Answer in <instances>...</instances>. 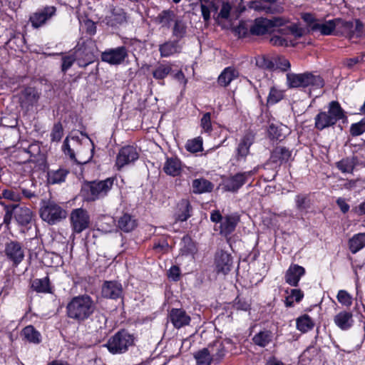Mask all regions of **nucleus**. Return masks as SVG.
Wrapping results in <instances>:
<instances>
[{"instance_id":"nucleus-55","label":"nucleus","mask_w":365,"mask_h":365,"mask_svg":"<svg viewBox=\"0 0 365 365\" xmlns=\"http://www.w3.org/2000/svg\"><path fill=\"white\" fill-rule=\"evenodd\" d=\"M338 302L343 306L349 307L353 302L352 296L344 289H340L336 295Z\"/></svg>"},{"instance_id":"nucleus-57","label":"nucleus","mask_w":365,"mask_h":365,"mask_svg":"<svg viewBox=\"0 0 365 365\" xmlns=\"http://www.w3.org/2000/svg\"><path fill=\"white\" fill-rule=\"evenodd\" d=\"M220 4H221V9L215 17L217 22H220V19H227L232 9V6L227 1L225 2L221 1Z\"/></svg>"},{"instance_id":"nucleus-20","label":"nucleus","mask_w":365,"mask_h":365,"mask_svg":"<svg viewBox=\"0 0 365 365\" xmlns=\"http://www.w3.org/2000/svg\"><path fill=\"white\" fill-rule=\"evenodd\" d=\"M168 317L173 327L178 329L189 325L191 322V317L183 309H171Z\"/></svg>"},{"instance_id":"nucleus-41","label":"nucleus","mask_w":365,"mask_h":365,"mask_svg":"<svg viewBox=\"0 0 365 365\" xmlns=\"http://www.w3.org/2000/svg\"><path fill=\"white\" fill-rule=\"evenodd\" d=\"M127 21V14L125 10L120 7H114L111 10L110 16V24L111 26L122 24Z\"/></svg>"},{"instance_id":"nucleus-5","label":"nucleus","mask_w":365,"mask_h":365,"mask_svg":"<svg viewBox=\"0 0 365 365\" xmlns=\"http://www.w3.org/2000/svg\"><path fill=\"white\" fill-rule=\"evenodd\" d=\"M210 220L215 224V231L219 232L221 236L230 239L240 221V216L237 212L223 216L220 210H215L210 212Z\"/></svg>"},{"instance_id":"nucleus-31","label":"nucleus","mask_w":365,"mask_h":365,"mask_svg":"<svg viewBox=\"0 0 365 365\" xmlns=\"http://www.w3.org/2000/svg\"><path fill=\"white\" fill-rule=\"evenodd\" d=\"M192 192L195 194L210 192L214 188V185L210 180L205 178H198L192 180Z\"/></svg>"},{"instance_id":"nucleus-53","label":"nucleus","mask_w":365,"mask_h":365,"mask_svg":"<svg viewBox=\"0 0 365 365\" xmlns=\"http://www.w3.org/2000/svg\"><path fill=\"white\" fill-rule=\"evenodd\" d=\"M268 137L272 140L281 141L284 138L282 133V128L280 126L275 125L272 123L269 125L267 129Z\"/></svg>"},{"instance_id":"nucleus-51","label":"nucleus","mask_w":365,"mask_h":365,"mask_svg":"<svg viewBox=\"0 0 365 365\" xmlns=\"http://www.w3.org/2000/svg\"><path fill=\"white\" fill-rule=\"evenodd\" d=\"M232 307L237 311L247 312L251 309V303L245 298L237 295L232 302Z\"/></svg>"},{"instance_id":"nucleus-64","label":"nucleus","mask_w":365,"mask_h":365,"mask_svg":"<svg viewBox=\"0 0 365 365\" xmlns=\"http://www.w3.org/2000/svg\"><path fill=\"white\" fill-rule=\"evenodd\" d=\"M289 294L290 298H293L297 303H299L304 297V292L300 289H292Z\"/></svg>"},{"instance_id":"nucleus-8","label":"nucleus","mask_w":365,"mask_h":365,"mask_svg":"<svg viewBox=\"0 0 365 365\" xmlns=\"http://www.w3.org/2000/svg\"><path fill=\"white\" fill-rule=\"evenodd\" d=\"M39 215L49 225H56L68 215L67 210L54 200H43L39 209Z\"/></svg>"},{"instance_id":"nucleus-2","label":"nucleus","mask_w":365,"mask_h":365,"mask_svg":"<svg viewBox=\"0 0 365 365\" xmlns=\"http://www.w3.org/2000/svg\"><path fill=\"white\" fill-rule=\"evenodd\" d=\"M117 182L115 175L105 180H85L81 186V195L84 202H93L107 197Z\"/></svg>"},{"instance_id":"nucleus-50","label":"nucleus","mask_w":365,"mask_h":365,"mask_svg":"<svg viewBox=\"0 0 365 365\" xmlns=\"http://www.w3.org/2000/svg\"><path fill=\"white\" fill-rule=\"evenodd\" d=\"M187 31V26L185 22L181 19H177L175 21V24L173 28V35L178 39L182 38Z\"/></svg>"},{"instance_id":"nucleus-13","label":"nucleus","mask_w":365,"mask_h":365,"mask_svg":"<svg viewBox=\"0 0 365 365\" xmlns=\"http://www.w3.org/2000/svg\"><path fill=\"white\" fill-rule=\"evenodd\" d=\"M283 24V19L279 17L257 18L254 21H251V34L263 35L269 32L273 27L282 26Z\"/></svg>"},{"instance_id":"nucleus-36","label":"nucleus","mask_w":365,"mask_h":365,"mask_svg":"<svg viewBox=\"0 0 365 365\" xmlns=\"http://www.w3.org/2000/svg\"><path fill=\"white\" fill-rule=\"evenodd\" d=\"M181 47L178 41H169L161 44L159 48L162 57H168L177 53H180Z\"/></svg>"},{"instance_id":"nucleus-52","label":"nucleus","mask_w":365,"mask_h":365,"mask_svg":"<svg viewBox=\"0 0 365 365\" xmlns=\"http://www.w3.org/2000/svg\"><path fill=\"white\" fill-rule=\"evenodd\" d=\"M186 150L192 153L200 152L202 150V139L200 137L188 140L185 145Z\"/></svg>"},{"instance_id":"nucleus-1","label":"nucleus","mask_w":365,"mask_h":365,"mask_svg":"<svg viewBox=\"0 0 365 365\" xmlns=\"http://www.w3.org/2000/svg\"><path fill=\"white\" fill-rule=\"evenodd\" d=\"M96 308V302L89 294H79L68 301L66 314L68 319L81 324L92 317Z\"/></svg>"},{"instance_id":"nucleus-12","label":"nucleus","mask_w":365,"mask_h":365,"mask_svg":"<svg viewBox=\"0 0 365 365\" xmlns=\"http://www.w3.org/2000/svg\"><path fill=\"white\" fill-rule=\"evenodd\" d=\"M35 220V214L27 207L16 204L15 221L21 232H26L32 228Z\"/></svg>"},{"instance_id":"nucleus-3","label":"nucleus","mask_w":365,"mask_h":365,"mask_svg":"<svg viewBox=\"0 0 365 365\" xmlns=\"http://www.w3.org/2000/svg\"><path fill=\"white\" fill-rule=\"evenodd\" d=\"M137 336L127 329L122 328L110 336L103 344L109 353L113 355L123 354L136 346Z\"/></svg>"},{"instance_id":"nucleus-17","label":"nucleus","mask_w":365,"mask_h":365,"mask_svg":"<svg viewBox=\"0 0 365 365\" xmlns=\"http://www.w3.org/2000/svg\"><path fill=\"white\" fill-rule=\"evenodd\" d=\"M56 13V8L53 6H46L41 9L31 14L29 21L34 29H38L45 25Z\"/></svg>"},{"instance_id":"nucleus-35","label":"nucleus","mask_w":365,"mask_h":365,"mask_svg":"<svg viewBox=\"0 0 365 365\" xmlns=\"http://www.w3.org/2000/svg\"><path fill=\"white\" fill-rule=\"evenodd\" d=\"M349 249L352 254H356L365 247V233H357L353 235L348 242Z\"/></svg>"},{"instance_id":"nucleus-47","label":"nucleus","mask_w":365,"mask_h":365,"mask_svg":"<svg viewBox=\"0 0 365 365\" xmlns=\"http://www.w3.org/2000/svg\"><path fill=\"white\" fill-rule=\"evenodd\" d=\"M294 202L296 208L299 211H304L310 207V199L309 194H298L295 196Z\"/></svg>"},{"instance_id":"nucleus-32","label":"nucleus","mask_w":365,"mask_h":365,"mask_svg":"<svg viewBox=\"0 0 365 365\" xmlns=\"http://www.w3.org/2000/svg\"><path fill=\"white\" fill-rule=\"evenodd\" d=\"M19 98L21 107L29 110L37 104L39 99V93H21Z\"/></svg>"},{"instance_id":"nucleus-63","label":"nucleus","mask_w":365,"mask_h":365,"mask_svg":"<svg viewBox=\"0 0 365 365\" xmlns=\"http://www.w3.org/2000/svg\"><path fill=\"white\" fill-rule=\"evenodd\" d=\"M318 349L313 345L309 346L303 352V356L312 361L318 354Z\"/></svg>"},{"instance_id":"nucleus-44","label":"nucleus","mask_w":365,"mask_h":365,"mask_svg":"<svg viewBox=\"0 0 365 365\" xmlns=\"http://www.w3.org/2000/svg\"><path fill=\"white\" fill-rule=\"evenodd\" d=\"M197 365H210L214 361L212 355H210L208 349L203 348L194 354Z\"/></svg>"},{"instance_id":"nucleus-18","label":"nucleus","mask_w":365,"mask_h":365,"mask_svg":"<svg viewBox=\"0 0 365 365\" xmlns=\"http://www.w3.org/2000/svg\"><path fill=\"white\" fill-rule=\"evenodd\" d=\"M103 298L118 300L124 298L122 284L115 280L104 281L101 287Z\"/></svg>"},{"instance_id":"nucleus-29","label":"nucleus","mask_w":365,"mask_h":365,"mask_svg":"<svg viewBox=\"0 0 365 365\" xmlns=\"http://www.w3.org/2000/svg\"><path fill=\"white\" fill-rule=\"evenodd\" d=\"M202 16L205 23L210 20V11L217 13L221 0H199Z\"/></svg>"},{"instance_id":"nucleus-21","label":"nucleus","mask_w":365,"mask_h":365,"mask_svg":"<svg viewBox=\"0 0 365 365\" xmlns=\"http://www.w3.org/2000/svg\"><path fill=\"white\" fill-rule=\"evenodd\" d=\"M126 56V48L120 46L102 53L101 59L110 64L117 65L121 63Z\"/></svg>"},{"instance_id":"nucleus-59","label":"nucleus","mask_w":365,"mask_h":365,"mask_svg":"<svg viewBox=\"0 0 365 365\" xmlns=\"http://www.w3.org/2000/svg\"><path fill=\"white\" fill-rule=\"evenodd\" d=\"M350 134L352 136H359L365 132V118L360 121L352 123L350 126Z\"/></svg>"},{"instance_id":"nucleus-54","label":"nucleus","mask_w":365,"mask_h":365,"mask_svg":"<svg viewBox=\"0 0 365 365\" xmlns=\"http://www.w3.org/2000/svg\"><path fill=\"white\" fill-rule=\"evenodd\" d=\"M13 158H14V161L19 165L31 163L29 155L27 154L24 148H19L16 150L13 155Z\"/></svg>"},{"instance_id":"nucleus-19","label":"nucleus","mask_w":365,"mask_h":365,"mask_svg":"<svg viewBox=\"0 0 365 365\" xmlns=\"http://www.w3.org/2000/svg\"><path fill=\"white\" fill-rule=\"evenodd\" d=\"M249 179L244 171H240L230 175L223 180V189L231 192H237L243 187Z\"/></svg>"},{"instance_id":"nucleus-22","label":"nucleus","mask_w":365,"mask_h":365,"mask_svg":"<svg viewBox=\"0 0 365 365\" xmlns=\"http://www.w3.org/2000/svg\"><path fill=\"white\" fill-rule=\"evenodd\" d=\"M305 269L297 264H291L285 272L284 279L286 283L292 287H298L299 282L305 274Z\"/></svg>"},{"instance_id":"nucleus-42","label":"nucleus","mask_w":365,"mask_h":365,"mask_svg":"<svg viewBox=\"0 0 365 365\" xmlns=\"http://www.w3.org/2000/svg\"><path fill=\"white\" fill-rule=\"evenodd\" d=\"M181 243L182 247L180 250L182 255H188L196 253L197 250L196 243L189 235H185L182 237Z\"/></svg>"},{"instance_id":"nucleus-6","label":"nucleus","mask_w":365,"mask_h":365,"mask_svg":"<svg viewBox=\"0 0 365 365\" xmlns=\"http://www.w3.org/2000/svg\"><path fill=\"white\" fill-rule=\"evenodd\" d=\"M255 133L251 130H246L237 141L230 158L233 166H240L245 164L248 156L252 155L250 148L255 142Z\"/></svg>"},{"instance_id":"nucleus-16","label":"nucleus","mask_w":365,"mask_h":365,"mask_svg":"<svg viewBox=\"0 0 365 365\" xmlns=\"http://www.w3.org/2000/svg\"><path fill=\"white\" fill-rule=\"evenodd\" d=\"M334 23L336 29L341 34L359 36L362 33L363 24L359 19H355L354 23L337 18L334 19Z\"/></svg>"},{"instance_id":"nucleus-43","label":"nucleus","mask_w":365,"mask_h":365,"mask_svg":"<svg viewBox=\"0 0 365 365\" xmlns=\"http://www.w3.org/2000/svg\"><path fill=\"white\" fill-rule=\"evenodd\" d=\"M0 204L4 206L5 211L3 222L0 224V227L4 225L7 229H9L13 217L15 218L16 204L6 205L4 202H0Z\"/></svg>"},{"instance_id":"nucleus-45","label":"nucleus","mask_w":365,"mask_h":365,"mask_svg":"<svg viewBox=\"0 0 365 365\" xmlns=\"http://www.w3.org/2000/svg\"><path fill=\"white\" fill-rule=\"evenodd\" d=\"M336 29L334 19L327 21L324 24H314L312 31H319L323 35H330Z\"/></svg>"},{"instance_id":"nucleus-62","label":"nucleus","mask_w":365,"mask_h":365,"mask_svg":"<svg viewBox=\"0 0 365 365\" xmlns=\"http://www.w3.org/2000/svg\"><path fill=\"white\" fill-rule=\"evenodd\" d=\"M181 271L178 266L173 265L168 270L167 277L173 282H178L180 279Z\"/></svg>"},{"instance_id":"nucleus-10","label":"nucleus","mask_w":365,"mask_h":365,"mask_svg":"<svg viewBox=\"0 0 365 365\" xmlns=\"http://www.w3.org/2000/svg\"><path fill=\"white\" fill-rule=\"evenodd\" d=\"M29 158H31V163L34 164V168L37 170L45 173L49 166L47 161V155L42 152L40 143L34 141L29 144V145L24 148Z\"/></svg>"},{"instance_id":"nucleus-49","label":"nucleus","mask_w":365,"mask_h":365,"mask_svg":"<svg viewBox=\"0 0 365 365\" xmlns=\"http://www.w3.org/2000/svg\"><path fill=\"white\" fill-rule=\"evenodd\" d=\"M234 32L240 38L251 34V21H242L234 28Z\"/></svg>"},{"instance_id":"nucleus-37","label":"nucleus","mask_w":365,"mask_h":365,"mask_svg":"<svg viewBox=\"0 0 365 365\" xmlns=\"http://www.w3.org/2000/svg\"><path fill=\"white\" fill-rule=\"evenodd\" d=\"M357 163V158H344L336 163V167L343 173H352Z\"/></svg>"},{"instance_id":"nucleus-56","label":"nucleus","mask_w":365,"mask_h":365,"mask_svg":"<svg viewBox=\"0 0 365 365\" xmlns=\"http://www.w3.org/2000/svg\"><path fill=\"white\" fill-rule=\"evenodd\" d=\"M172 71L170 65L160 64L153 71V77L156 79H163Z\"/></svg>"},{"instance_id":"nucleus-39","label":"nucleus","mask_w":365,"mask_h":365,"mask_svg":"<svg viewBox=\"0 0 365 365\" xmlns=\"http://www.w3.org/2000/svg\"><path fill=\"white\" fill-rule=\"evenodd\" d=\"M314 327L313 319L307 314L299 317L296 319V327L302 333H306Z\"/></svg>"},{"instance_id":"nucleus-58","label":"nucleus","mask_w":365,"mask_h":365,"mask_svg":"<svg viewBox=\"0 0 365 365\" xmlns=\"http://www.w3.org/2000/svg\"><path fill=\"white\" fill-rule=\"evenodd\" d=\"M63 135V128L60 122L56 123L51 133V142H59Z\"/></svg>"},{"instance_id":"nucleus-48","label":"nucleus","mask_w":365,"mask_h":365,"mask_svg":"<svg viewBox=\"0 0 365 365\" xmlns=\"http://www.w3.org/2000/svg\"><path fill=\"white\" fill-rule=\"evenodd\" d=\"M83 53L82 46H77L75 50V55L66 56L63 57L62 71L66 72L76 61V58Z\"/></svg>"},{"instance_id":"nucleus-26","label":"nucleus","mask_w":365,"mask_h":365,"mask_svg":"<svg viewBox=\"0 0 365 365\" xmlns=\"http://www.w3.org/2000/svg\"><path fill=\"white\" fill-rule=\"evenodd\" d=\"M334 322L341 330L347 331L350 329L354 324L353 314L349 311H341L334 316Z\"/></svg>"},{"instance_id":"nucleus-61","label":"nucleus","mask_w":365,"mask_h":365,"mask_svg":"<svg viewBox=\"0 0 365 365\" xmlns=\"http://www.w3.org/2000/svg\"><path fill=\"white\" fill-rule=\"evenodd\" d=\"M0 197L1 199L4 198L14 202H17L21 199L17 192L10 189H4L1 192H0Z\"/></svg>"},{"instance_id":"nucleus-14","label":"nucleus","mask_w":365,"mask_h":365,"mask_svg":"<svg viewBox=\"0 0 365 365\" xmlns=\"http://www.w3.org/2000/svg\"><path fill=\"white\" fill-rule=\"evenodd\" d=\"M139 158L137 148L133 145H124L116 155L115 167L117 170H121L125 165L135 163Z\"/></svg>"},{"instance_id":"nucleus-33","label":"nucleus","mask_w":365,"mask_h":365,"mask_svg":"<svg viewBox=\"0 0 365 365\" xmlns=\"http://www.w3.org/2000/svg\"><path fill=\"white\" fill-rule=\"evenodd\" d=\"M31 288L38 293H53V287L48 276L41 279H35L32 282Z\"/></svg>"},{"instance_id":"nucleus-40","label":"nucleus","mask_w":365,"mask_h":365,"mask_svg":"<svg viewBox=\"0 0 365 365\" xmlns=\"http://www.w3.org/2000/svg\"><path fill=\"white\" fill-rule=\"evenodd\" d=\"M272 331L269 330H264L256 334L253 336L252 341L255 345L260 347H265L272 341Z\"/></svg>"},{"instance_id":"nucleus-60","label":"nucleus","mask_w":365,"mask_h":365,"mask_svg":"<svg viewBox=\"0 0 365 365\" xmlns=\"http://www.w3.org/2000/svg\"><path fill=\"white\" fill-rule=\"evenodd\" d=\"M200 126L205 132H212V126L211 122V113L210 112H207L202 115L200 120Z\"/></svg>"},{"instance_id":"nucleus-9","label":"nucleus","mask_w":365,"mask_h":365,"mask_svg":"<svg viewBox=\"0 0 365 365\" xmlns=\"http://www.w3.org/2000/svg\"><path fill=\"white\" fill-rule=\"evenodd\" d=\"M4 257L12 267H17L24 259L25 251L23 244L16 240H10L4 245Z\"/></svg>"},{"instance_id":"nucleus-15","label":"nucleus","mask_w":365,"mask_h":365,"mask_svg":"<svg viewBox=\"0 0 365 365\" xmlns=\"http://www.w3.org/2000/svg\"><path fill=\"white\" fill-rule=\"evenodd\" d=\"M233 258L228 252L220 250L215 254L214 265L217 274H227L232 269Z\"/></svg>"},{"instance_id":"nucleus-24","label":"nucleus","mask_w":365,"mask_h":365,"mask_svg":"<svg viewBox=\"0 0 365 365\" xmlns=\"http://www.w3.org/2000/svg\"><path fill=\"white\" fill-rule=\"evenodd\" d=\"M292 158V150L284 146H277L271 152L269 160L279 166L288 163Z\"/></svg>"},{"instance_id":"nucleus-25","label":"nucleus","mask_w":365,"mask_h":365,"mask_svg":"<svg viewBox=\"0 0 365 365\" xmlns=\"http://www.w3.org/2000/svg\"><path fill=\"white\" fill-rule=\"evenodd\" d=\"M46 172L47 182L51 185L61 184L66 180L70 173L69 169L65 167H59L57 170H50L49 167Z\"/></svg>"},{"instance_id":"nucleus-27","label":"nucleus","mask_w":365,"mask_h":365,"mask_svg":"<svg viewBox=\"0 0 365 365\" xmlns=\"http://www.w3.org/2000/svg\"><path fill=\"white\" fill-rule=\"evenodd\" d=\"M232 344V340L229 338H226L222 341L219 340L215 341L212 346V355L214 359V361L220 363L227 352V350L225 348V344Z\"/></svg>"},{"instance_id":"nucleus-34","label":"nucleus","mask_w":365,"mask_h":365,"mask_svg":"<svg viewBox=\"0 0 365 365\" xmlns=\"http://www.w3.org/2000/svg\"><path fill=\"white\" fill-rule=\"evenodd\" d=\"M21 335L29 343L38 344L41 342V333L33 325L25 327L21 331Z\"/></svg>"},{"instance_id":"nucleus-11","label":"nucleus","mask_w":365,"mask_h":365,"mask_svg":"<svg viewBox=\"0 0 365 365\" xmlns=\"http://www.w3.org/2000/svg\"><path fill=\"white\" fill-rule=\"evenodd\" d=\"M88 212L82 207L73 209L70 214V224L73 233L80 234L89 227Z\"/></svg>"},{"instance_id":"nucleus-7","label":"nucleus","mask_w":365,"mask_h":365,"mask_svg":"<svg viewBox=\"0 0 365 365\" xmlns=\"http://www.w3.org/2000/svg\"><path fill=\"white\" fill-rule=\"evenodd\" d=\"M287 81L289 88L312 87L313 89H320L324 85L323 78L319 75L312 72L303 73H287Z\"/></svg>"},{"instance_id":"nucleus-30","label":"nucleus","mask_w":365,"mask_h":365,"mask_svg":"<svg viewBox=\"0 0 365 365\" xmlns=\"http://www.w3.org/2000/svg\"><path fill=\"white\" fill-rule=\"evenodd\" d=\"M137 226V220L128 213H123L118 220L117 227L124 232H132Z\"/></svg>"},{"instance_id":"nucleus-23","label":"nucleus","mask_w":365,"mask_h":365,"mask_svg":"<svg viewBox=\"0 0 365 365\" xmlns=\"http://www.w3.org/2000/svg\"><path fill=\"white\" fill-rule=\"evenodd\" d=\"M163 170L169 176L178 177L182 172V162L177 156L166 157Z\"/></svg>"},{"instance_id":"nucleus-4","label":"nucleus","mask_w":365,"mask_h":365,"mask_svg":"<svg viewBox=\"0 0 365 365\" xmlns=\"http://www.w3.org/2000/svg\"><path fill=\"white\" fill-rule=\"evenodd\" d=\"M347 120V116L340 103L332 101L329 103L327 111H319L314 118V128L319 131L334 127L336 123Z\"/></svg>"},{"instance_id":"nucleus-46","label":"nucleus","mask_w":365,"mask_h":365,"mask_svg":"<svg viewBox=\"0 0 365 365\" xmlns=\"http://www.w3.org/2000/svg\"><path fill=\"white\" fill-rule=\"evenodd\" d=\"M169 243L165 237H161L153 240V250L159 254H165L169 251Z\"/></svg>"},{"instance_id":"nucleus-28","label":"nucleus","mask_w":365,"mask_h":365,"mask_svg":"<svg viewBox=\"0 0 365 365\" xmlns=\"http://www.w3.org/2000/svg\"><path fill=\"white\" fill-rule=\"evenodd\" d=\"M192 206L187 199H182L178 203L177 210L175 213V220L185 222L191 217Z\"/></svg>"},{"instance_id":"nucleus-38","label":"nucleus","mask_w":365,"mask_h":365,"mask_svg":"<svg viewBox=\"0 0 365 365\" xmlns=\"http://www.w3.org/2000/svg\"><path fill=\"white\" fill-rule=\"evenodd\" d=\"M239 76L238 71L233 67H227L224 69L218 77V83L222 86H227L235 78Z\"/></svg>"}]
</instances>
